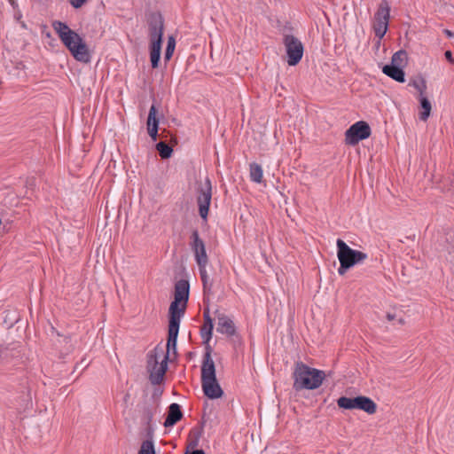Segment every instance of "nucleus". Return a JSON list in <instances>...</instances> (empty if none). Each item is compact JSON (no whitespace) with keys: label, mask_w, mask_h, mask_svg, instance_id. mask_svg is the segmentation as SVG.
Wrapping results in <instances>:
<instances>
[{"label":"nucleus","mask_w":454,"mask_h":454,"mask_svg":"<svg viewBox=\"0 0 454 454\" xmlns=\"http://www.w3.org/2000/svg\"><path fill=\"white\" fill-rule=\"evenodd\" d=\"M382 72L398 82H405V74L400 67L385 65L382 68Z\"/></svg>","instance_id":"6ab92c4d"},{"label":"nucleus","mask_w":454,"mask_h":454,"mask_svg":"<svg viewBox=\"0 0 454 454\" xmlns=\"http://www.w3.org/2000/svg\"><path fill=\"white\" fill-rule=\"evenodd\" d=\"M203 392L210 399H216L223 395V390L216 379L201 381Z\"/></svg>","instance_id":"ddd939ff"},{"label":"nucleus","mask_w":454,"mask_h":454,"mask_svg":"<svg viewBox=\"0 0 454 454\" xmlns=\"http://www.w3.org/2000/svg\"><path fill=\"white\" fill-rule=\"evenodd\" d=\"M371 136V128L367 122L360 121L351 125L345 133L346 144L355 145Z\"/></svg>","instance_id":"9d476101"},{"label":"nucleus","mask_w":454,"mask_h":454,"mask_svg":"<svg viewBox=\"0 0 454 454\" xmlns=\"http://www.w3.org/2000/svg\"><path fill=\"white\" fill-rule=\"evenodd\" d=\"M407 64V53L403 50H400L394 53L391 59L390 66H396L400 67H405Z\"/></svg>","instance_id":"5701e85b"},{"label":"nucleus","mask_w":454,"mask_h":454,"mask_svg":"<svg viewBox=\"0 0 454 454\" xmlns=\"http://www.w3.org/2000/svg\"><path fill=\"white\" fill-rule=\"evenodd\" d=\"M52 27L63 44L69 50L77 61L82 63H89L90 61V54L88 47L76 32L72 30L66 23L59 20L53 21Z\"/></svg>","instance_id":"f03ea898"},{"label":"nucleus","mask_w":454,"mask_h":454,"mask_svg":"<svg viewBox=\"0 0 454 454\" xmlns=\"http://www.w3.org/2000/svg\"><path fill=\"white\" fill-rule=\"evenodd\" d=\"M191 248L194 254L195 262L198 264L208 263V256L207 254L204 241L200 239L199 231H193L191 235Z\"/></svg>","instance_id":"9b49d317"},{"label":"nucleus","mask_w":454,"mask_h":454,"mask_svg":"<svg viewBox=\"0 0 454 454\" xmlns=\"http://www.w3.org/2000/svg\"><path fill=\"white\" fill-rule=\"evenodd\" d=\"M249 171H250V179L256 183V184H261L262 182V177H263V171H262V168L261 167V165L254 162V163H251L250 164V167H249Z\"/></svg>","instance_id":"4be33fe9"},{"label":"nucleus","mask_w":454,"mask_h":454,"mask_svg":"<svg viewBox=\"0 0 454 454\" xmlns=\"http://www.w3.org/2000/svg\"><path fill=\"white\" fill-rule=\"evenodd\" d=\"M176 47V41L173 36H169L168 39V44L165 51L164 59L165 60H169L174 53Z\"/></svg>","instance_id":"bb28decb"},{"label":"nucleus","mask_w":454,"mask_h":454,"mask_svg":"<svg viewBox=\"0 0 454 454\" xmlns=\"http://www.w3.org/2000/svg\"><path fill=\"white\" fill-rule=\"evenodd\" d=\"M150 30V59L153 68L158 67L160 58L162 36L164 31L163 21L160 17L149 25Z\"/></svg>","instance_id":"423d86ee"},{"label":"nucleus","mask_w":454,"mask_h":454,"mask_svg":"<svg viewBox=\"0 0 454 454\" xmlns=\"http://www.w3.org/2000/svg\"><path fill=\"white\" fill-rule=\"evenodd\" d=\"M337 404L340 408H342L345 410L355 409L354 398L341 396L337 400Z\"/></svg>","instance_id":"393cba45"},{"label":"nucleus","mask_w":454,"mask_h":454,"mask_svg":"<svg viewBox=\"0 0 454 454\" xmlns=\"http://www.w3.org/2000/svg\"><path fill=\"white\" fill-rule=\"evenodd\" d=\"M390 19V7L387 1H383L374 15L373 31L375 35L381 40L386 35Z\"/></svg>","instance_id":"1a4fd4ad"},{"label":"nucleus","mask_w":454,"mask_h":454,"mask_svg":"<svg viewBox=\"0 0 454 454\" xmlns=\"http://www.w3.org/2000/svg\"><path fill=\"white\" fill-rule=\"evenodd\" d=\"M86 1L87 0H69V3L74 8L79 9L86 3Z\"/></svg>","instance_id":"c756f323"},{"label":"nucleus","mask_w":454,"mask_h":454,"mask_svg":"<svg viewBox=\"0 0 454 454\" xmlns=\"http://www.w3.org/2000/svg\"><path fill=\"white\" fill-rule=\"evenodd\" d=\"M212 200V183L209 177H206L204 184L197 190V205L200 217L207 220L209 207Z\"/></svg>","instance_id":"6e6552de"},{"label":"nucleus","mask_w":454,"mask_h":454,"mask_svg":"<svg viewBox=\"0 0 454 454\" xmlns=\"http://www.w3.org/2000/svg\"><path fill=\"white\" fill-rule=\"evenodd\" d=\"M325 378L324 371L311 368L301 362L295 364L294 387L296 390L318 388Z\"/></svg>","instance_id":"7ed1b4c3"},{"label":"nucleus","mask_w":454,"mask_h":454,"mask_svg":"<svg viewBox=\"0 0 454 454\" xmlns=\"http://www.w3.org/2000/svg\"><path fill=\"white\" fill-rule=\"evenodd\" d=\"M166 351L162 347L157 346L147 356V369L150 373V380L152 384L158 385L163 380V377L168 369V359L169 353L176 352V347H171L168 349L167 345Z\"/></svg>","instance_id":"20e7f679"},{"label":"nucleus","mask_w":454,"mask_h":454,"mask_svg":"<svg viewBox=\"0 0 454 454\" xmlns=\"http://www.w3.org/2000/svg\"><path fill=\"white\" fill-rule=\"evenodd\" d=\"M445 58L451 63V64H454V59L452 57V53L450 51H446L445 53Z\"/></svg>","instance_id":"7c9ffc66"},{"label":"nucleus","mask_w":454,"mask_h":454,"mask_svg":"<svg viewBox=\"0 0 454 454\" xmlns=\"http://www.w3.org/2000/svg\"><path fill=\"white\" fill-rule=\"evenodd\" d=\"M387 318L388 321H393L395 318V314H391V313H387Z\"/></svg>","instance_id":"2f4dec72"},{"label":"nucleus","mask_w":454,"mask_h":454,"mask_svg":"<svg viewBox=\"0 0 454 454\" xmlns=\"http://www.w3.org/2000/svg\"><path fill=\"white\" fill-rule=\"evenodd\" d=\"M398 323H399L400 325H403V324L404 323V321H403V319L401 317V318H399V319H398Z\"/></svg>","instance_id":"f704fd0d"},{"label":"nucleus","mask_w":454,"mask_h":454,"mask_svg":"<svg viewBox=\"0 0 454 454\" xmlns=\"http://www.w3.org/2000/svg\"><path fill=\"white\" fill-rule=\"evenodd\" d=\"M154 411L152 408L145 407L143 411L144 419L149 424L153 417Z\"/></svg>","instance_id":"c85d7f7f"},{"label":"nucleus","mask_w":454,"mask_h":454,"mask_svg":"<svg viewBox=\"0 0 454 454\" xmlns=\"http://www.w3.org/2000/svg\"><path fill=\"white\" fill-rule=\"evenodd\" d=\"M355 409H358L367 412L368 414H374L377 411V405L373 400L364 395H358L354 397Z\"/></svg>","instance_id":"4468645a"},{"label":"nucleus","mask_w":454,"mask_h":454,"mask_svg":"<svg viewBox=\"0 0 454 454\" xmlns=\"http://www.w3.org/2000/svg\"><path fill=\"white\" fill-rule=\"evenodd\" d=\"M208 263L198 264L200 276L203 284L204 293L210 292L212 288V281L209 278V275L207 270V266Z\"/></svg>","instance_id":"aec40b11"},{"label":"nucleus","mask_w":454,"mask_h":454,"mask_svg":"<svg viewBox=\"0 0 454 454\" xmlns=\"http://www.w3.org/2000/svg\"><path fill=\"white\" fill-rule=\"evenodd\" d=\"M411 85L419 92V97L425 96L426 90V82L424 80L421 81H413Z\"/></svg>","instance_id":"cd10ccee"},{"label":"nucleus","mask_w":454,"mask_h":454,"mask_svg":"<svg viewBox=\"0 0 454 454\" xmlns=\"http://www.w3.org/2000/svg\"><path fill=\"white\" fill-rule=\"evenodd\" d=\"M217 332L228 336H233L236 333L235 325L232 320L225 315H220L217 317Z\"/></svg>","instance_id":"2eb2a0df"},{"label":"nucleus","mask_w":454,"mask_h":454,"mask_svg":"<svg viewBox=\"0 0 454 454\" xmlns=\"http://www.w3.org/2000/svg\"><path fill=\"white\" fill-rule=\"evenodd\" d=\"M444 34H445L448 37H453V36H454V33H452L450 30H448V29H445V30H444Z\"/></svg>","instance_id":"473e14b6"},{"label":"nucleus","mask_w":454,"mask_h":454,"mask_svg":"<svg viewBox=\"0 0 454 454\" xmlns=\"http://www.w3.org/2000/svg\"><path fill=\"white\" fill-rule=\"evenodd\" d=\"M190 285L187 280L181 279L175 285L174 301L169 306V324L168 346V349L176 346L179 325L182 317L184 315L189 299Z\"/></svg>","instance_id":"f257e3e1"},{"label":"nucleus","mask_w":454,"mask_h":454,"mask_svg":"<svg viewBox=\"0 0 454 454\" xmlns=\"http://www.w3.org/2000/svg\"><path fill=\"white\" fill-rule=\"evenodd\" d=\"M191 454H205L203 450H195Z\"/></svg>","instance_id":"72a5a7b5"},{"label":"nucleus","mask_w":454,"mask_h":454,"mask_svg":"<svg viewBox=\"0 0 454 454\" xmlns=\"http://www.w3.org/2000/svg\"><path fill=\"white\" fill-rule=\"evenodd\" d=\"M214 379H216L215 363L211 357L210 349H207L204 355L201 366V381Z\"/></svg>","instance_id":"f8f14e48"},{"label":"nucleus","mask_w":454,"mask_h":454,"mask_svg":"<svg viewBox=\"0 0 454 454\" xmlns=\"http://www.w3.org/2000/svg\"><path fill=\"white\" fill-rule=\"evenodd\" d=\"M183 417L181 407L178 403H173L169 405L168 416L163 423L165 427H173Z\"/></svg>","instance_id":"f3484780"},{"label":"nucleus","mask_w":454,"mask_h":454,"mask_svg":"<svg viewBox=\"0 0 454 454\" xmlns=\"http://www.w3.org/2000/svg\"><path fill=\"white\" fill-rule=\"evenodd\" d=\"M156 149L162 159H168L171 156L173 149L165 142H160L156 145Z\"/></svg>","instance_id":"b1692460"},{"label":"nucleus","mask_w":454,"mask_h":454,"mask_svg":"<svg viewBox=\"0 0 454 454\" xmlns=\"http://www.w3.org/2000/svg\"><path fill=\"white\" fill-rule=\"evenodd\" d=\"M138 454H156L154 444L152 440H145L142 442Z\"/></svg>","instance_id":"a878e982"},{"label":"nucleus","mask_w":454,"mask_h":454,"mask_svg":"<svg viewBox=\"0 0 454 454\" xmlns=\"http://www.w3.org/2000/svg\"><path fill=\"white\" fill-rule=\"evenodd\" d=\"M336 247L337 257L340 262L338 273L340 276H343L349 269L356 264L362 263L368 258L366 253L352 249L340 239H337Z\"/></svg>","instance_id":"39448f33"},{"label":"nucleus","mask_w":454,"mask_h":454,"mask_svg":"<svg viewBox=\"0 0 454 454\" xmlns=\"http://www.w3.org/2000/svg\"><path fill=\"white\" fill-rule=\"evenodd\" d=\"M421 111L419 114V119L423 121H426L431 114V103L426 96H421L419 98Z\"/></svg>","instance_id":"412c9836"},{"label":"nucleus","mask_w":454,"mask_h":454,"mask_svg":"<svg viewBox=\"0 0 454 454\" xmlns=\"http://www.w3.org/2000/svg\"><path fill=\"white\" fill-rule=\"evenodd\" d=\"M204 324L200 329V335L205 343L209 342L212 338V332L214 328L213 320L209 315V309L207 308L203 312Z\"/></svg>","instance_id":"dca6fc26"},{"label":"nucleus","mask_w":454,"mask_h":454,"mask_svg":"<svg viewBox=\"0 0 454 454\" xmlns=\"http://www.w3.org/2000/svg\"><path fill=\"white\" fill-rule=\"evenodd\" d=\"M283 43L287 56V64L296 66L302 59L304 47L302 43L293 35H286Z\"/></svg>","instance_id":"0eeeda50"},{"label":"nucleus","mask_w":454,"mask_h":454,"mask_svg":"<svg viewBox=\"0 0 454 454\" xmlns=\"http://www.w3.org/2000/svg\"><path fill=\"white\" fill-rule=\"evenodd\" d=\"M156 107L154 105H152L149 110L148 118H147V130L148 134L151 137L153 140L157 139L158 136V126H159V121L156 118Z\"/></svg>","instance_id":"a211bd4d"}]
</instances>
